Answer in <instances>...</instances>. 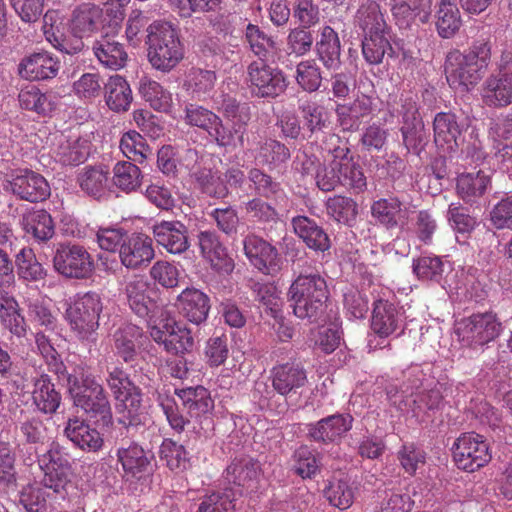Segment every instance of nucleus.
Masks as SVG:
<instances>
[{"label":"nucleus","instance_id":"50","mask_svg":"<svg viewBox=\"0 0 512 512\" xmlns=\"http://www.w3.org/2000/svg\"><path fill=\"white\" fill-rule=\"evenodd\" d=\"M251 395L260 410H268L276 414L287 410V402L281 399L282 396L278 395L274 387H271L265 379L255 381Z\"/></svg>","mask_w":512,"mask_h":512},{"label":"nucleus","instance_id":"10","mask_svg":"<svg viewBox=\"0 0 512 512\" xmlns=\"http://www.w3.org/2000/svg\"><path fill=\"white\" fill-rule=\"evenodd\" d=\"M482 99L489 107L501 108L512 103V52L503 51L498 72L487 77L482 86Z\"/></svg>","mask_w":512,"mask_h":512},{"label":"nucleus","instance_id":"64","mask_svg":"<svg viewBox=\"0 0 512 512\" xmlns=\"http://www.w3.org/2000/svg\"><path fill=\"white\" fill-rule=\"evenodd\" d=\"M197 512H236L235 496L232 490L216 492L205 496Z\"/></svg>","mask_w":512,"mask_h":512},{"label":"nucleus","instance_id":"29","mask_svg":"<svg viewBox=\"0 0 512 512\" xmlns=\"http://www.w3.org/2000/svg\"><path fill=\"white\" fill-rule=\"evenodd\" d=\"M60 68L59 61L47 52L34 53L19 64L21 77L35 81L54 78Z\"/></svg>","mask_w":512,"mask_h":512},{"label":"nucleus","instance_id":"14","mask_svg":"<svg viewBox=\"0 0 512 512\" xmlns=\"http://www.w3.org/2000/svg\"><path fill=\"white\" fill-rule=\"evenodd\" d=\"M343 142L344 140L337 134H329L324 142V150L327 152L325 156V165L320 166L315 174V180L317 187L324 191H333L337 186L340 185L339 165L342 164L340 161L343 153Z\"/></svg>","mask_w":512,"mask_h":512},{"label":"nucleus","instance_id":"38","mask_svg":"<svg viewBox=\"0 0 512 512\" xmlns=\"http://www.w3.org/2000/svg\"><path fill=\"white\" fill-rule=\"evenodd\" d=\"M105 102L114 112L128 111L132 100V90L127 80L120 75L109 77L104 84Z\"/></svg>","mask_w":512,"mask_h":512},{"label":"nucleus","instance_id":"35","mask_svg":"<svg viewBox=\"0 0 512 512\" xmlns=\"http://www.w3.org/2000/svg\"><path fill=\"white\" fill-rule=\"evenodd\" d=\"M292 226L294 232L308 248L316 252H325L330 249L331 242L327 233L313 219L299 215L292 219Z\"/></svg>","mask_w":512,"mask_h":512},{"label":"nucleus","instance_id":"3","mask_svg":"<svg viewBox=\"0 0 512 512\" xmlns=\"http://www.w3.org/2000/svg\"><path fill=\"white\" fill-rule=\"evenodd\" d=\"M147 58L162 72L175 68L184 57V47L177 29L169 22L154 21L147 28Z\"/></svg>","mask_w":512,"mask_h":512},{"label":"nucleus","instance_id":"60","mask_svg":"<svg viewBox=\"0 0 512 512\" xmlns=\"http://www.w3.org/2000/svg\"><path fill=\"white\" fill-rule=\"evenodd\" d=\"M25 229L36 239L46 241L54 234L52 217L45 210L33 211L25 217Z\"/></svg>","mask_w":512,"mask_h":512},{"label":"nucleus","instance_id":"19","mask_svg":"<svg viewBox=\"0 0 512 512\" xmlns=\"http://www.w3.org/2000/svg\"><path fill=\"white\" fill-rule=\"evenodd\" d=\"M245 255L251 264L267 275H274L281 269V257L277 249L256 235H248L243 241Z\"/></svg>","mask_w":512,"mask_h":512},{"label":"nucleus","instance_id":"57","mask_svg":"<svg viewBox=\"0 0 512 512\" xmlns=\"http://www.w3.org/2000/svg\"><path fill=\"white\" fill-rule=\"evenodd\" d=\"M324 496L332 506L346 510L353 504L355 492L348 481L333 479L324 489Z\"/></svg>","mask_w":512,"mask_h":512},{"label":"nucleus","instance_id":"54","mask_svg":"<svg viewBox=\"0 0 512 512\" xmlns=\"http://www.w3.org/2000/svg\"><path fill=\"white\" fill-rule=\"evenodd\" d=\"M113 184L123 192L137 190L142 181V173L137 165L130 161H119L113 168Z\"/></svg>","mask_w":512,"mask_h":512},{"label":"nucleus","instance_id":"28","mask_svg":"<svg viewBox=\"0 0 512 512\" xmlns=\"http://www.w3.org/2000/svg\"><path fill=\"white\" fill-rule=\"evenodd\" d=\"M180 314L189 322L199 325L204 322L210 310L209 297L196 288H186L177 297Z\"/></svg>","mask_w":512,"mask_h":512},{"label":"nucleus","instance_id":"55","mask_svg":"<svg viewBox=\"0 0 512 512\" xmlns=\"http://www.w3.org/2000/svg\"><path fill=\"white\" fill-rule=\"evenodd\" d=\"M402 212V202L397 197L381 198L371 206L372 216L387 229L398 226V216Z\"/></svg>","mask_w":512,"mask_h":512},{"label":"nucleus","instance_id":"1","mask_svg":"<svg viewBox=\"0 0 512 512\" xmlns=\"http://www.w3.org/2000/svg\"><path fill=\"white\" fill-rule=\"evenodd\" d=\"M491 60L488 41L476 40L467 52L451 50L447 53L444 71L448 84L460 92L472 90L483 78Z\"/></svg>","mask_w":512,"mask_h":512},{"label":"nucleus","instance_id":"43","mask_svg":"<svg viewBox=\"0 0 512 512\" xmlns=\"http://www.w3.org/2000/svg\"><path fill=\"white\" fill-rule=\"evenodd\" d=\"M32 399L37 409L44 414H54L61 404V394L55 389L48 375L43 374L34 382Z\"/></svg>","mask_w":512,"mask_h":512},{"label":"nucleus","instance_id":"58","mask_svg":"<svg viewBox=\"0 0 512 512\" xmlns=\"http://www.w3.org/2000/svg\"><path fill=\"white\" fill-rule=\"evenodd\" d=\"M402 141L408 151L419 155L426 147L429 137L423 120L402 124Z\"/></svg>","mask_w":512,"mask_h":512},{"label":"nucleus","instance_id":"5","mask_svg":"<svg viewBox=\"0 0 512 512\" xmlns=\"http://www.w3.org/2000/svg\"><path fill=\"white\" fill-rule=\"evenodd\" d=\"M103 302L99 293L88 291L77 294L65 310V319L71 331L81 341L95 342Z\"/></svg>","mask_w":512,"mask_h":512},{"label":"nucleus","instance_id":"8","mask_svg":"<svg viewBox=\"0 0 512 512\" xmlns=\"http://www.w3.org/2000/svg\"><path fill=\"white\" fill-rule=\"evenodd\" d=\"M501 322L492 312L475 313L462 319L456 333L462 343L477 348L494 341L501 332Z\"/></svg>","mask_w":512,"mask_h":512},{"label":"nucleus","instance_id":"63","mask_svg":"<svg viewBox=\"0 0 512 512\" xmlns=\"http://www.w3.org/2000/svg\"><path fill=\"white\" fill-rule=\"evenodd\" d=\"M138 335V328L132 325H127L114 334L116 353L126 363L132 362L136 358V338Z\"/></svg>","mask_w":512,"mask_h":512},{"label":"nucleus","instance_id":"6","mask_svg":"<svg viewBox=\"0 0 512 512\" xmlns=\"http://www.w3.org/2000/svg\"><path fill=\"white\" fill-rule=\"evenodd\" d=\"M452 456L459 469L472 473L491 461L492 452L485 436L475 432H466L460 434L454 441Z\"/></svg>","mask_w":512,"mask_h":512},{"label":"nucleus","instance_id":"33","mask_svg":"<svg viewBox=\"0 0 512 512\" xmlns=\"http://www.w3.org/2000/svg\"><path fill=\"white\" fill-rule=\"evenodd\" d=\"M123 471L132 477L141 478L150 466V457L136 442H123L116 452Z\"/></svg>","mask_w":512,"mask_h":512},{"label":"nucleus","instance_id":"23","mask_svg":"<svg viewBox=\"0 0 512 512\" xmlns=\"http://www.w3.org/2000/svg\"><path fill=\"white\" fill-rule=\"evenodd\" d=\"M434 143L444 153L456 152L460 145L462 130L457 116L451 112H439L433 119Z\"/></svg>","mask_w":512,"mask_h":512},{"label":"nucleus","instance_id":"15","mask_svg":"<svg viewBox=\"0 0 512 512\" xmlns=\"http://www.w3.org/2000/svg\"><path fill=\"white\" fill-rule=\"evenodd\" d=\"M270 377L272 386L278 395L284 397L285 401L299 394L300 390L308 383L307 372L304 366L297 361L274 366L271 369Z\"/></svg>","mask_w":512,"mask_h":512},{"label":"nucleus","instance_id":"16","mask_svg":"<svg viewBox=\"0 0 512 512\" xmlns=\"http://www.w3.org/2000/svg\"><path fill=\"white\" fill-rule=\"evenodd\" d=\"M8 180L14 195L29 202H40L50 196V186L47 180L39 173L29 170H16Z\"/></svg>","mask_w":512,"mask_h":512},{"label":"nucleus","instance_id":"46","mask_svg":"<svg viewBox=\"0 0 512 512\" xmlns=\"http://www.w3.org/2000/svg\"><path fill=\"white\" fill-rule=\"evenodd\" d=\"M490 184V177L483 171L462 173L457 177L456 190L466 203H473L482 197Z\"/></svg>","mask_w":512,"mask_h":512},{"label":"nucleus","instance_id":"22","mask_svg":"<svg viewBox=\"0 0 512 512\" xmlns=\"http://www.w3.org/2000/svg\"><path fill=\"white\" fill-rule=\"evenodd\" d=\"M156 243L171 254H182L190 247L187 227L178 220L156 222L152 227Z\"/></svg>","mask_w":512,"mask_h":512},{"label":"nucleus","instance_id":"51","mask_svg":"<svg viewBox=\"0 0 512 512\" xmlns=\"http://www.w3.org/2000/svg\"><path fill=\"white\" fill-rule=\"evenodd\" d=\"M443 394L438 387L418 393L413 400L412 412L421 422H425L443 406Z\"/></svg>","mask_w":512,"mask_h":512},{"label":"nucleus","instance_id":"40","mask_svg":"<svg viewBox=\"0 0 512 512\" xmlns=\"http://www.w3.org/2000/svg\"><path fill=\"white\" fill-rule=\"evenodd\" d=\"M245 39L257 60H272L279 54L280 48L274 37L266 34L258 25L249 23L245 30Z\"/></svg>","mask_w":512,"mask_h":512},{"label":"nucleus","instance_id":"9","mask_svg":"<svg viewBox=\"0 0 512 512\" xmlns=\"http://www.w3.org/2000/svg\"><path fill=\"white\" fill-rule=\"evenodd\" d=\"M149 333L151 338L163 345L168 353L180 355L193 350L194 339L191 330L174 318L165 317L153 321L149 325Z\"/></svg>","mask_w":512,"mask_h":512},{"label":"nucleus","instance_id":"11","mask_svg":"<svg viewBox=\"0 0 512 512\" xmlns=\"http://www.w3.org/2000/svg\"><path fill=\"white\" fill-rule=\"evenodd\" d=\"M183 119L187 125L205 131L219 147L234 145L233 131L224 126L222 119L212 110L199 104L188 103L184 108Z\"/></svg>","mask_w":512,"mask_h":512},{"label":"nucleus","instance_id":"18","mask_svg":"<svg viewBox=\"0 0 512 512\" xmlns=\"http://www.w3.org/2000/svg\"><path fill=\"white\" fill-rule=\"evenodd\" d=\"M370 328L381 339H387L398 330L400 335L405 329L403 313L394 303L378 299L373 303Z\"/></svg>","mask_w":512,"mask_h":512},{"label":"nucleus","instance_id":"36","mask_svg":"<svg viewBox=\"0 0 512 512\" xmlns=\"http://www.w3.org/2000/svg\"><path fill=\"white\" fill-rule=\"evenodd\" d=\"M175 394L180 398L183 407L191 418H200L214 409V401L210 392L204 386L176 389Z\"/></svg>","mask_w":512,"mask_h":512},{"label":"nucleus","instance_id":"61","mask_svg":"<svg viewBox=\"0 0 512 512\" xmlns=\"http://www.w3.org/2000/svg\"><path fill=\"white\" fill-rule=\"evenodd\" d=\"M299 111L301 112L304 126L311 133L322 131L330 123L327 109L314 101L303 102L299 106Z\"/></svg>","mask_w":512,"mask_h":512},{"label":"nucleus","instance_id":"2","mask_svg":"<svg viewBox=\"0 0 512 512\" xmlns=\"http://www.w3.org/2000/svg\"><path fill=\"white\" fill-rule=\"evenodd\" d=\"M294 315L310 323L317 322L325 313L329 289L318 273L299 274L288 290Z\"/></svg>","mask_w":512,"mask_h":512},{"label":"nucleus","instance_id":"12","mask_svg":"<svg viewBox=\"0 0 512 512\" xmlns=\"http://www.w3.org/2000/svg\"><path fill=\"white\" fill-rule=\"evenodd\" d=\"M53 266L59 274L70 279H86L94 271L92 256L79 244H60L55 250Z\"/></svg>","mask_w":512,"mask_h":512},{"label":"nucleus","instance_id":"37","mask_svg":"<svg viewBox=\"0 0 512 512\" xmlns=\"http://www.w3.org/2000/svg\"><path fill=\"white\" fill-rule=\"evenodd\" d=\"M149 283L142 277H135L125 286V295L131 310L141 318L149 316L155 303L149 295Z\"/></svg>","mask_w":512,"mask_h":512},{"label":"nucleus","instance_id":"27","mask_svg":"<svg viewBox=\"0 0 512 512\" xmlns=\"http://www.w3.org/2000/svg\"><path fill=\"white\" fill-rule=\"evenodd\" d=\"M92 50L99 63L111 70L123 68L128 60L123 44L116 39L115 35L108 33L101 35L93 43Z\"/></svg>","mask_w":512,"mask_h":512},{"label":"nucleus","instance_id":"26","mask_svg":"<svg viewBox=\"0 0 512 512\" xmlns=\"http://www.w3.org/2000/svg\"><path fill=\"white\" fill-rule=\"evenodd\" d=\"M259 475L260 466L250 457L234 458L225 470L227 482L246 492L257 489Z\"/></svg>","mask_w":512,"mask_h":512},{"label":"nucleus","instance_id":"41","mask_svg":"<svg viewBox=\"0 0 512 512\" xmlns=\"http://www.w3.org/2000/svg\"><path fill=\"white\" fill-rule=\"evenodd\" d=\"M117 421L129 432L130 429L143 428L141 410V392L134 390L131 394L123 396L122 399H116Z\"/></svg>","mask_w":512,"mask_h":512},{"label":"nucleus","instance_id":"47","mask_svg":"<svg viewBox=\"0 0 512 512\" xmlns=\"http://www.w3.org/2000/svg\"><path fill=\"white\" fill-rule=\"evenodd\" d=\"M191 176L195 187L209 197L221 199L229 194L228 187L218 171L205 167L198 168Z\"/></svg>","mask_w":512,"mask_h":512},{"label":"nucleus","instance_id":"42","mask_svg":"<svg viewBox=\"0 0 512 512\" xmlns=\"http://www.w3.org/2000/svg\"><path fill=\"white\" fill-rule=\"evenodd\" d=\"M65 434L82 450L97 451L103 444L100 433L78 418L68 420Z\"/></svg>","mask_w":512,"mask_h":512},{"label":"nucleus","instance_id":"32","mask_svg":"<svg viewBox=\"0 0 512 512\" xmlns=\"http://www.w3.org/2000/svg\"><path fill=\"white\" fill-rule=\"evenodd\" d=\"M431 0H392V15L400 28H407L416 19L426 23L430 17Z\"/></svg>","mask_w":512,"mask_h":512},{"label":"nucleus","instance_id":"52","mask_svg":"<svg viewBox=\"0 0 512 512\" xmlns=\"http://www.w3.org/2000/svg\"><path fill=\"white\" fill-rule=\"evenodd\" d=\"M139 91L154 110L165 113L170 112L173 105L172 94L164 89L160 83L143 78L140 81Z\"/></svg>","mask_w":512,"mask_h":512},{"label":"nucleus","instance_id":"49","mask_svg":"<svg viewBox=\"0 0 512 512\" xmlns=\"http://www.w3.org/2000/svg\"><path fill=\"white\" fill-rule=\"evenodd\" d=\"M319 59L328 69L340 66V40L338 34L330 26H325L321 32L320 41L316 44Z\"/></svg>","mask_w":512,"mask_h":512},{"label":"nucleus","instance_id":"39","mask_svg":"<svg viewBox=\"0 0 512 512\" xmlns=\"http://www.w3.org/2000/svg\"><path fill=\"white\" fill-rule=\"evenodd\" d=\"M21 108L47 116L56 109L57 97L52 93H43L35 85H27L18 95Z\"/></svg>","mask_w":512,"mask_h":512},{"label":"nucleus","instance_id":"4","mask_svg":"<svg viewBox=\"0 0 512 512\" xmlns=\"http://www.w3.org/2000/svg\"><path fill=\"white\" fill-rule=\"evenodd\" d=\"M68 390L75 406L90 418L108 425L112 420L111 406L107 394L96 376L81 369L79 374H69Z\"/></svg>","mask_w":512,"mask_h":512},{"label":"nucleus","instance_id":"13","mask_svg":"<svg viewBox=\"0 0 512 512\" xmlns=\"http://www.w3.org/2000/svg\"><path fill=\"white\" fill-rule=\"evenodd\" d=\"M38 464L43 472L42 485L57 494H63L70 483L71 464L59 444L52 443L49 450L39 456Z\"/></svg>","mask_w":512,"mask_h":512},{"label":"nucleus","instance_id":"34","mask_svg":"<svg viewBox=\"0 0 512 512\" xmlns=\"http://www.w3.org/2000/svg\"><path fill=\"white\" fill-rule=\"evenodd\" d=\"M255 161L269 169L285 164L291 157L290 149L282 142L273 138L260 139L251 149Z\"/></svg>","mask_w":512,"mask_h":512},{"label":"nucleus","instance_id":"31","mask_svg":"<svg viewBox=\"0 0 512 512\" xmlns=\"http://www.w3.org/2000/svg\"><path fill=\"white\" fill-rule=\"evenodd\" d=\"M342 164L339 165L340 186H343L353 194H359L367 189V179L364 175L361 165L355 160L351 154L348 141L343 142V153L340 159Z\"/></svg>","mask_w":512,"mask_h":512},{"label":"nucleus","instance_id":"56","mask_svg":"<svg viewBox=\"0 0 512 512\" xmlns=\"http://www.w3.org/2000/svg\"><path fill=\"white\" fill-rule=\"evenodd\" d=\"M327 214L335 221L350 224L358 214L357 203L350 197L335 195L326 202Z\"/></svg>","mask_w":512,"mask_h":512},{"label":"nucleus","instance_id":"30","mask_svg":"<svg viewBox=\"0 0 512 512\" xmlns=\"http://www.w3.org/2000/svg\"><path fill=\"white\" fill-rule=\"evenodd\" d=\"M373 100L366 95L358 96L352 103L337 105L335 112L340 127L344 131H357L363 119L371 115Z\"/></svg>","mask_w":512,"mask_h":512},{"label":"nucleus","instance_id":"53","mask_svg":"<svg viewBox=\"0 0 512 512\" xmlns=\"http://www.w3.org/2000/svg\"><path fill=\"white\" fill-rule=\"evenodd\" d=\"M388 51H392L389 31L364 34L362 54L369 64H380Z\"/></svg>","mask_w":512,"mask_h":512},{"label":"nucleus","instance_id":"44","mask_svg":"<svg viewBox=\"0 0 512 512\" xmlns=\"http://www.w3.org/2000/svg\"><path fill=\"white\" fill-rule=\"evenodd\" d=\"M355 23L363 34L389 31L380 5L375 0H366L361 3L355 15Z\"/></svg>","mask_w":512,"mask_h":512},{"label":"nucleus","instance_id":"20","mask_svg":"<svg viewBox=\"0 0 512 512\" xmlns=\"http://www.w3.org/2000/svg\"><path fill=\"white\" fill-rule=\"evenodd\" d=\"M154 256L152 238L143 233H133L128 236L119 248L120 261L128 269L146 267Z\"/></svg>","mask_w":512,"mask_h":512},{"label":"nucleus","instance_id":"48","mask_svg":"<svg viewBox=\"0 0 512 512\" xmlns=\"http://www.w3.org/2000/svg\"><path fill=\"white\" fill-rule=\"evenodd\" d=\"M15 258L17 274L20 280L28 283L45 280L47 270L38 261L33 249L23 247Z\"/></svg>","mask_w":512,"mask_h":512},{"label":"nucleus","instance_id":"17","mask_svg":"<svg viewBox=\"0 0 512 512\" xmlns=\"http://www.w3.org/2000/svg\"><path fill=\"white\" fill-rule=\"evenodd\" d=\"M56 162L65 166H78L89 155V141L77 131H65L56 137L52 148Z\"/></svg>","mask_w":512,"mask_h":512},{"label":"nucleus","instance_id":"45","mask_svg":"<svg viewBox=\"0 0 512 512\" xmlns=\"http://www.w3.org/2000/svg\"><path fill=\"white\" fill-rule=\"evenodd\" d=\"M462 19L455 0H441L436 11V29L443 39L452 38L461 28Z\"/></svg>","mask_w":512,"mask_h":512},{"label":"nucleus","instance_id":"21","mask_svg":"<svg viewBox=\"0 0 512 512\" xmlns=\"http://www.w3.org/2000/svg\"><path fill=\"white\" fill-rule=\"evenodd\" d=\"M353 417L350 414H333L320 419L308 426L311 440L323 443H338L352 429Z\"/></svg>","mask_w":512,"mask_h":512},{"label":"nucleus","instance_id":"59","mask_svg":"<svg viewBox=\"0 0 512 512\" xmlns=\"http://www.w3.org/2000/svg\"><path fill=\"white\" fill-rule=\"evenodd\" d=\"M119 148L125 157L137 163H143L150 152L143 136L134 130L122 135Z\"/></svg>","mask_w":512,"mask_h":512},{"label":"nucleus","instance_id":"62","mask_svg":"<svg viewBox=\"0 0 512 512\" xmlns=\"http://www.w3.org/2000/svg\"><path fill=\"white\" fill-rule=\"evenodd\" d=\"M108 180V171L100 167L86 168L78 178L81 189L94 197H100L105 192Z\"/></svg>","mask_w":512,"mask_h":512},{"label":"nucleus","instance_id":"24","mask_svg":"<svg viewBox=\"0 0 512 512\" xmlns=\"http://www.w3.org/2000/svg\"><path fill=\"white\" fill-rule=\"evenodd\" d=\"M104 15L100 6L94 3H82L72 11L69 27L74 37H91L103 26Z\"/></svg>","mask_w":512,"mask_h":512},{"label":"nucleus","instance_id":"25","mask_svg":"<svg viewBox=\"0 0 512 512\" xmlns=\"http://www.w3.org/2000/svg\"><path fill=\"white\" fill-rule=\"evenodd\" d=\"M198 242L202 256L215 271L221 274L233 271L234 262L214 232L201 231L198 234Z\"/></svg>","mask_w":512,"mask_h":512},{"label":"nucleus","instance_id":"7","mask_svg":"<svg viewBox=\"0 0 512 512\" xmlns=\"http://www.w3.org/2000/svg\"><path fill=\"white\" fill-rule=\"evenodd\" d=\"M269 60H253L246 69V83L251 93L259 98H276L285 92L284 73L270 66Z\"/></svg>","mask_w":512,"mask_h":512}]
</instances>
